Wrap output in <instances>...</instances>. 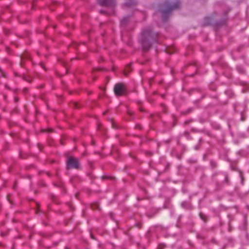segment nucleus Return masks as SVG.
Instances as JSON below:
<instances>
[{"label":"nucleus","instance_id":"obj_9","mask_svg":"<svg viewBox=\"0 0 249 249\" xmlns=\"http://www.w3.org/2000/svg\"><path fill=\"white\" fill-rule=\"evenodd\" d=\"M200 215H201V219H203L204 220H205L203 219V218L202 217V215L201 214Z\"/></svg>","mask_w":249,"mask_h":249},{"label":"nucleus","instance_id":"obj_1","mask_svg":"<svg viewBox=\"0 0 249 249\" xmlns=\"http://www.w3.org/2000/svg\"><path fill=\"white\" fill-rule=\"evenodd\" d=\"M152 29L150 27L143 29L140 35L139 41L144 49H148L151 45L150 39L152 37Z\"/></svg>","mask_w":249,"mask_h":249},{"label":"nucleus","instance_id":"obj_6","mask_svg":"<svg viewBox=\"0 0 249 249\" xmlns=\"http://www.w3.org/2000/svg\"><path fill=\"white\" fill-rule=\"evenodd\" d=\"M135 3V0H127L126 2L123 4V7H130Z\"/></svg>","mask_w":249,"mask_h":249},{"label":"nucleus","instance_id":"obj_8","mask_svg":"<svg viewBox=\"0 0 249 249\" xmlns=\"http://www.w3.org/2000/svg\"><path fill=\"white\" fill-rule=\"evenodd\" d=\"M128 19V18L127 17H124V18H123L121 20V25H123L124 24H125V23L126 22V21Z\"/></svg>","mask_w":249,"mask_h":249},{"label":"nucleus","instance_id":"obj_2","mask_svg":"<svg viewBox=\"0 0 249 249\" xmlns=\"http://www.w3.org/2000/svg\"><path fill=\"white\" fill-rule=\"evenodd\" d=\"M163 6L166 7L165 9L161 10L162 13L163 19L166 20L168 15L174 10L179 8L180 6V2L179 0H176L173 4H172L169 1H164Z\"/></svg>","mask_w":249,"mask_h":249},{"label":"nucleus","instance_id":"obj_4","mask_svg":"<svg viewBox=\"0 0 249 249\" xmlns=\"http://www.w3.org/2000/svg\"><path fill=\"white\" fill-rule=\"evenodd\" d=\"M114 92L117 96H120L124 94L125 90L124 85L121 83L116 84L114 89Z\"/></svg>","mask_w":249,"mask_h":249},{"label":"nucleus","instance_id":"obj_5","mask_svg":"<svg viewBox=\"0 0 249 249\" xmlns=\"http://www.w3.org/2000/svg\"><path fill=\"white\" fill-rule=\"evenodd\" d=\"M100 5L107 7H113L115 4V0H98Z\"/></svg>","mask_w":249,"mask_h":249},{"label":"nucleus","instance_id":"obj_3","mask_svg":"<svg viewBox=\"0 0 249 249\" xmlns=\"http://www.w3.org/2000/svg\"><path fill=\"white\" fill-rule=\"evenodd\" d=\"M79 165V160L78 159L73 157L69 158L67 161V166L69 168H75L77 169Z\"/></svg>","mask_w":249,"mask_h":249},{"label":"nucleus","instance_id":"obj_7","mask_svg":"<svg viewBox=\"0 0 249 249\" xmlns=\"http://www.w3.org/2000/svg\"><path fill=\"white\" fill-rule=\"evenodd\" d=\"M181 206H182V207L187 209V208H189L190 204L188 202H187L186 201H184V202H182Z\"/></svg>","mask_w":249,"mask_h":249}]
</instances>
